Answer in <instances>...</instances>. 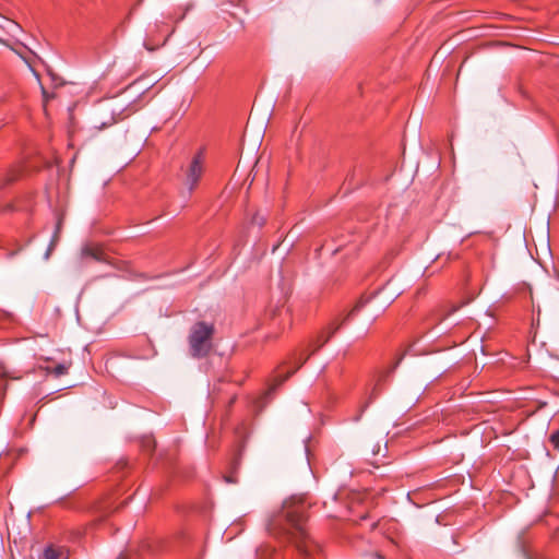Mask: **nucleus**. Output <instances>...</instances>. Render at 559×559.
I'll use <instances>...</instances> for the list:
<instances>
[{
	"label": "nucleus",
	"mask_w": 559,
	"mask_h": 559,
	"mask_svg": "<svg viewBox=\"0 0 559 559\" xmlns=\"http://www.w3.org/2000/svg\"><path fill=\"white\" fill-rule=\"evenodd\" d=\"M306 506L301 500L285 501L281 513L270 523V532L282 535L295 545L305 559H316L319 546L310 538L306 530Z\"/></svg>",
	"instance_id": "nucleus-1"
},
{
	"label": "nucleus",
	"mask_w": 559,
	"mask_h": 559,
	"mask_svg": "<svg viewBox=\"0 0 559 559\" xmlns=\"http://www.w3.org/2000/svg\"><path fill=\"white\" fill-rule=\"evenodd\" d=\"M380 295L381 292H378L370 297H362L340 322L335 321L331 323L330 326L320 335H318L316 341L311 344L312 349L308 354H300V356L296 359L295 368L292 371H288L285 377L281 378L277 382V385H281L294 372H296V370H298L309 359V357L312 354H314L322 346H324L331 340V337L354 317H356L359 313H364L366 319L369 322H372L384 309V305L378 302Z\"/></svg>",
	"instance_id": "nucleus-2"
},
{
	"label": "nucleus",
	"mask_w": 559,
	"mask_h": 559,
	"mask_svg": "<svg viewBox=\"0 0 559 559\" xmlns=\"http://www.w3.org/2000/svg\"><path fill=\"white\" fill-rule=\"evenodd\" d=\"M214 333V328L212 324H206L204 322H198L191 329V333L189 336V344L191 349V355L193 357L200 358L204 357L211 350L212 344L211 340Z\"/></svg>",
	"instance_id": "nucleus-3"
},
{
	"label": "nucleus",
	"mask_w": 559,
	"mask_h": 559,
	"mask_svg": "<svg viewBox=\"0 0 559 559\" xmlns=\"http://www.w3.org/2000/svg\"><path fill=\"white\" fill-rule=\"evenodd\" d=\"M204 171V156L202 152L197 153L187 170H186V185L188 186L189 191H192L198 186L202 175Z\"/></svg>",
	"instance_id": "nucleus-4"
},
{
	"label": "nucleus",
	"mask_w": 559,
	"mask_h": 559,
	"mask_svg": "<svg viewBox=\"0 0 559 559\" xmlns=\"http://www.w3.org/2000/svg\"><path fill=\"white\" fill-rule=\"evenodd\" d=\"M401 360H402V356L399 357L396 359V361H394L390 366H388L383 369H380L374 373L373 379H372L371 393H370L371 397H376L380 393L382 383L385 382L386 379L394 372V370L396 369V367L399 366Z\"/></svg>",
	"instance_id": "nucleus-5"
},
{
	"label": "nucleus",
	"mask_w": 559,
	"mask_h": 559,
	"mask_svg": "<svg viewBox=\"0 0 559 559\" xmlns=\"http://www.w3.org/2000/svg\"><path fill=\"white\" fill-rule=\"evenodd\" d=\"M82 259H93L98 262H108L107 254L98 245H87L82 248Z\"/></svg>",
	"instance_id": "nucleus-6"
},
{
	"label": "nucleus",
	"mask_w": 559,
	"mask_h": 559,
	"mask_svg": "<svg viewBox=\"0 0 559 559\" xmlns=\"http://www.w3.org/2000/svg\"><path fill=\"white\" fill-rule=\"evenodd\" d=\"M70 550L64 546L49 545L45 548L41 559H69Z\"/></svg>",
	"instance_id": "nucleus-7"
},
{
	"label": "nucleus",
	"mask_w": 559,
	"mask_h": 559,
	"mask_svg": "<svg viewBox=\"0 0 559 559\" xmlns=\"http://www.w3.org/2000/svg\"><path fill=\"white\" fill-rule=\"evenodd\" d=\"M1 43L7 45L8 48H11L12 51H15L24 60V62L28 66L29 70L33 72V74L35 75L36 80L39 81V73L34 69V67L32 64V61L28 58H26L23 55H21L17 50H15L14 47H11V45H8L4 40H2Z\"/></svg>",
	"instance_id": "nucleus-8"
},
{
	"label": "nucleus",
	"mask_w": 559,
	"mask_h": 559,
	"mask_svg": "<svg viewBox=\"0 0 559 559\" xmlns=\"http://www.w3.org/2000/svg\"><path fill=\"white\" fill-rule=\"evenodd\" d=\"M1 43L7 45L8 48H11L12 51H15L24 60V62L28 66L29 70L33 72V74L35 75L36 80L39 81V73L34 69V67L32 64V61L28 58H26L23 55H21L17 50H15L14 47H11V45H8L4 40H2Z\"/></svg>",
	"instance_id": "nucleus-9"
},
{
	"label": "nucleus",
	"mask_w": 559,
	"mask_h": 559,
	"mask_svg": "<svg viewBox=\"0 0 559 559\" xmlns=\"http://www.w3.org/2000/svg\"><path fill=\"white\" fill-rule=\"evenodd\" d=\"M1 43L7 45L8 48H11L12 51H15L24 60V62L28 66L29 70L33 72V74L35 75L36 80L39 81V73L34 69V67L32 64V61L28 58H26L23 55H21L17 50H15L14 47H11V45H8L4 40H2Z\"/></svg>",
	"instance_id": "nucleus-10"
},
{
	"label": "nucleus",
	"mask_w": 559,
	"mask_h": 559,
	"mask_svg": "<svg viewBox=\"0 0 559 559\" xmlns=\"http://www.w3.org/2000/svg\"><path fill=\"white\" fill-rule=\"evenodd\" d=\"M117 122V119L115 118V111L114 110H110L109 111V118L107 120H103L100 121L98 124H95L94 127L97 129V130H103L105 129L106 127H110L112 126L114 123Z\"/></svg>",
	"instance_id": "nucleus-11"
},
{
	"label": "nucleus",
	"mask_w": 559,
	"mask_h": 559,
	"mask_svg": "<svg viewBox=\"0 0 559 559\" xmlns=\"http://www.w3.org/2000/svg\"><path fill=\"white\" fill-rule=\"evenodd\" d=\"M155 27H156L157 29H160V31L163 29V27H165V28H166V31L168 32V34H167V35H166V37L164 38L163 44H165V43L168 40L169 36L174 33V28H169V27H168V25H167L165 22L156 23V24H155Z\"/></svg>",
	"instance_id": "nucleus-12"
},
{
	"label": "nucleus",
	"mask_w": 559,
	"mask_h": 559,
	"mask_svg": "<svg viewBox=\"0 0 559 559\" xmlns=\"http://www.w3.org/2000/svg\"><path fill=\"white\" fill-rule=\"evenodd\" d=\"M68 371V367L63 364H59L57 365L52 370L51 372L55 373V376L57 377H60V376H63L66 374Z\"/></svg>",
	"instance_id": "nucleus-13"
},
{
	"label": "nucleus",
	"mask_w": 559,
	"mask_h": 559,
	"mask_svg": "<svg viewBox=\"0 0 559 559\" xmlns=\"http://www.w3.org/2000/svg\"><path fill=\"white\" fill-rule=\"evenodd\" d=\"M38 83L41 84L40 80L38 81ZM40 88L43 94L44 106H46L49 99H51L53 96L50 95L43 85H40Z\"/></svg>",
	"instance_id": "nucleus-14"
},
{
	"label": "nucleus",
	"mask_w": 559,
	"mask_h": 559,
	"mask_svg": "<svg viewBox=\"0 0 559 559\" xmlns=\"http://www.w3.org/2000/svg\"><path fill=\"white\" fill-rule=\"evenodd\" d=\"M550 442L556 450H559V429L550 436Z\"/></svg>",
	"instance_id": "nucleus-15"
},
{
	"label": "nucleus",
	"mask_w": 559,
	"mask_h": 559,
	"mask_svg": "<svg viewBox=\"0 0 559 559\" xmlns=\"http://www.w3.org/2000/svg\"><path fill=\"white\" fill-rule=\"evenodd\" d=\"M0 377L10 378V379H21L22 378V376H13L4 367L1 368Z\"/></svg>",
	"instance_id": "nucleus-16"
},
{
	"label": "nucleus",
	"mask_w": 559,
	"mask_h": 559,
	"mask_svg": "<svg viewBox=\"0 0 559 559\" xmlns=\"http://www.w3.org/2000/svg\"><path fill=\"white\" fill-rule=\"evenodd\" d=\"M226 483L236 484L238 481L237 477L234 474H228L224 476Z\"/></svg>",
	"instance_id": "nucleus-17"
},
{
	"label": "nucleus",
	"mask_w": 559,
	"mask_h": 559,
	"mask_svg": "<svg viewBox=\"0 0 559 559\" xmlns=\"http://www.w3.org/2000/svg\"><path fill=\"white\" fill-rule=\"evenodd\" d=\"M234 467L236 468V466L239 464L238 461H235L234 463Z\"/></svg>",
	"instance_id": "nucleus-18"
},
{
	"label": "nucleus",
	"mask_w": 559,
	"mask_h": 559,
	"mask_svg": "<svg viewBox=\"0 0 559 559\" xmlns=\"http://www.w3.org/2000/svg\"><path fill=\"white\" fill-rule=\"evenodd\" d=\"M0 41H2V39H0Z\"/></svg>",
	"instance_id": "nucleus-19"
}]
</instances>
